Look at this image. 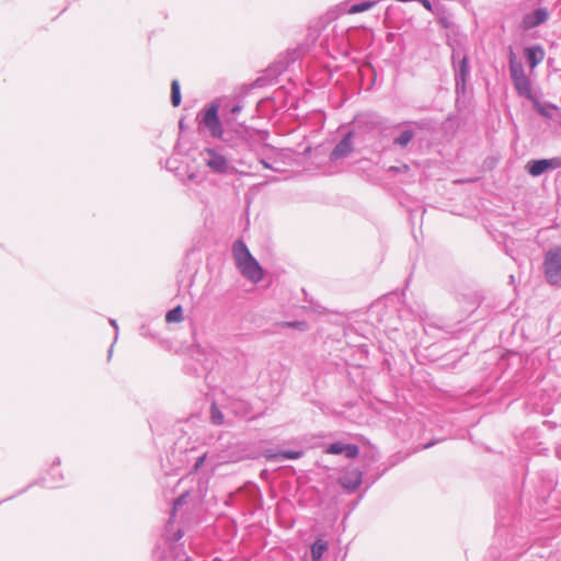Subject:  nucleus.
Here are the masks:
<instances>
[{"label":"nucleus","mask_w":561,"mask_h":561,"mask_svg":"<svg viewBox=\"0 0 561 561\" xmlns=\"http://www.w3.org/2000/svg\"><path fill=\"white\" fill-rule=\"evenodd\" d=\"M543 273L550 285L561 286V247H553L546 252Z\"/></svg>","instance_id":"f257e3e1"},{"label":"nucleus","mask_w":561,"mask_h":561,"mask_svg":"<svg viewBox=\"0 0 561 561\" xmlns=\"http://www.w3.org/2000/svg\"><path fill=\"white\" fill-rule=\"evenodd\" d=\"M218 111L219 104L213 102L208 107L198 113L197 119H199L201 124L204 125L213 138L221 139L224 136V129L218 116Z\"/></svg>","instance_id":"f03ea898"},{"label":"nucleus","mask_w":561,"mask_h":561,"mask_svg":"<svg viewBox=\"0 0 561 561\" xmlns=\"http://www.w3.org/2000/svg\"><path fill=\"white\" fill-rule=\"evenodd\" d=\"M453 68L455 72V85L456 92L465 93L467 80L470 75L469 58L466 54H461L460 50H453L451 54Z\"/></svg>","instance_id":"7ed1b4c3"},{"label":"nucleus","mask_w":561,"mask_h":561,"mask_svg":"<svg viewBox=\"0 0 561 561\" xmlns=\"http://www.w3.org/2000/svg\"><path fill=\"white\" fill-rule=\"evenodd\" d=\"M202 154L206 167L213 172L217 174H228L233 172V165L227 157L216 148H205Z\"/></svg>","instance_id":"20e7f679"},{"label":"nucleus","mask_w":561,"mask_h":561,"mask_svg":"<svg viewBox=\"0 0 561 561\" xmlns=\"http://www.w3.org/2000/svg\"><path fill=\"white\" fill-rule=\"evenodd\" d=\"M511 78L517 93L522 96L531 98L530 81L527 78L525 70L520 64L511 61L510 65Z\"/></svg>","instance_id":"39448f33"},{"label":"nucleus","mask_w":561,"mask_h":561,"mask_svg":"<svg viewBox=\"0 0 561 561\" xmlns=\"http://www.w3.org/2000/svg\"><path fill=\"white\" fill-rule=\"evenodd\" d=\"M550 18V12L545 7H539L531 12L524 14L519 27L523 31H529L545 24Z\"/></svg>","instance_id":"423d86ee"},{"label":"nucleus","mask_w":561,"mask_h":561,"mask_svg":"<svg viewBox=\"0 0 561 561\" xmlns=\"http://www.w3.org/2000/svg\"><path fill=\"white\" fill-rule=\"evenodd\" d=\"M240 273L249 280L253 283H259L262 280L264 274L261 265L259 262L251 256L250 259L240 262L239 265H237Z\"/></svg>","instance_id":"0eeeda50"},{"label":"nucleus","mask_w":561,"mask_h":561,"mask_svg":"<svg viewBox=\"0 0 561 561\" xmlns=\"http://www.w3.org/2000/svg\"><path fill=\"white\" fill-rule=\"evenodd\" d=\"M353 136L354 131L350 130L344 137L335 145L330 153L331 161H339L350 156L353 151Z\"/></svg>","instance_id":"6e6552de"},{"label":"nucleus","mask_w":561,"mask_h":561,"mask_svg":"<svg viewBox=\"0 0 561 561\" xmlns=\"http://www.w3.org/2000/svg\"><path fill=\"white\" fill-rule=\"evenodd\" d=\"M412 124H416L415 122H404L398 125L401 127V131L398 136L393 137L392 146L399 149H407L408 146L415 137V130L411 128Z\"/></svg>","instance_id":"1a4fd4ad"},{"label":"nucleus","mask_w":561,"mask_h":561,"mask_svg":"<svg viewBox=\"0 0 561 561\" xmlns=\"http://www.w3.org/2000/svg\"><path fill=\"white\" fill-rule=\"evenodd\" d=\"M363 472L357 468L346 470L339 479L340 484L348 492H354L362 484Z\"/></svg>","instance_id":"9d476101"},{"label":"nucleus","mask_w":561,"mask_h":561,"mask_svg":"<svg viewBox=\"0 0 561 561\" xmlns=\"http://www.w3.org/2000/svg\"><path fill=\"white\" fill-rule=\"evenodd\" d=\"M325 453L332 454V455L344 454L347 458L352 459L358 455L359 448L355 444H345L342 442H335V443L330 444L325 448Z\"/></svg>","instance_id":"9b49d317"},{"label":"nucleus","mask_w":561,"mask_h":561,"mask_svg":"<svg viewBox=\"0 0 561 561\" xmlns=\"http://www.w3.org/2000/svg\"><path fill=\"white\" fill-rule=\"evenodd\" d=\"M232 255L237 265L252 256L247 244L242 240H237L233 242Z\"/></svg>","instance_id":"f8f14e48"},{"label":"nucleus","mask_w":561,"mask_h":561,"mask_svg":"<svg viewBox=\"0 0 561 561\" xmlns=\"http://www.w3.org/2000/svg\"><path fill=\"white\" fill-rule=\"evenodd\" d=\"M525 54H526L527 62L530 68L537 67L542 61V59L545 57V51L541 46L529 47L526 49Z\"/></svg>","instance_id":"ddd939ff"},{"label":"nucleus","mask_w":561,"mask_h":561,"mask_svg":"<svg viewBox=\"0 0 561 561\" xmlns=\"http://www.w3.org/2000/svg\"><path fill=\"white\" fill-rule=\"evenodd\" d=\"M526 168L530 175L539 176L547 171V162L545 159L531 160Z\"/></svg>","instance_id":"4468645a"},{"label":"nucleus","mask_w":561,"mask_h":561,"mask_svg":"<svg viewBox=\"0 0 561 561\" xmlns=\"http://www.w3.org/2000/svg\"><path fill=\"white\" fill-rule=\"evenodd\" d=\"M328 550V543L323 539L319 538L311 545V558L313 561H319L324 552Z\"/></svg>","instance_id":"2eb2a0df"},{"label":"nucleus","mask_w":561,"mask_h":561,"mask_svg":"<svg viewBox=\"0 0 561 561\" xmlns=\"http://www.w3.org/2000/svg\"><path fill=\"white\" fill-rule=\"evenodd\" d=\"M534 107L541 116L546 118H552V113L559 111V107L554 104H540L538 101L534 102Z\"/></svg>","instance_id":"dca6fc26"},{"label":"nucleus","mask_w":561,"mask_h":561,"mask_svg":"<svg viewBox=\"0 0 561 561\" xmlns=\"http://www.w3.org/2000/svg\"><path fill=\"white\" fill-rule=\"evenodd\" d=\"M376 4V1H360L353 3L348 9L347 12L350 14H356L364 11L370 10Z\"/></svg>","instance_id":"f3484780"},{"label":"nucleus","mask_w":561,"mask_h":561,"mask_svg":"<svg viewBox=\"0 0 561 561\" xmlns=\"http://www.w3.org/2000/svg\"><path fill=\"white\" fill-rule=\"evenodd\" d=\"M183 320V309L181 306L169 310L165 314V321L169 323L181 322Z\"/></svg>","instance_id":"a211bd4d"},{"label":"nucleus","mask_w":561,"mask_h":561,"mask_svg":"<svg viewBox=\"0 0 561 561\" xmlns=\"http://www.w3.org/2000/svg\"><path fill=\"white\" fill-rule=\"evenodd\" d=\"M182 96L180 91V83L178 80H173L171 83V103L173 106H179L181 103Z\"/></svg>","instance_id":"6ab92c4d"},{"label":"nucleus","mask_w":561,"mask_h":561,"mask_svg":"<svg viewBox=\"0 0 561 561\" xmlns=\"http://www.w3.org/2000/svg\"><path fill=\"white\" fill-rule=\"evenodd\" d=\"M60 465V460L59 459H56L48 472V474H51L53 476V479L51 480H48L47 478H44L43 481H44V484L47 486V488H56L58 486L57 484V480L55 479V473L57 472V467Z\"/></svg>","instance_id":"aec40b11"},{"label":"nucleus","mask_w":561,"mask_h":561,"mask_svg":"<svg viewBox=\"0 0 561 561\" xmlns=\"http://www.w3.org/2000/svg\"><path fill=\"white\" fill-rule=\"evenodd\" d=\"M211 423L215 425H221L224 423V414L214 403L210 409Z\"/></svg>","instance_id":"412c9836"},{"label":"nucleus","mask_w":561,"mask_h":561,"mask_svg":"<svg viewBox=\"0 0 561 561\" xmlns=\"http://www.w3.org/2000/svg\"><path fill=\"white\" fill-rule=\"evenodd\" d=\"M280 460L282 459H299L302 455V450H280Z\"/></svg>","instance_id":"4be33fe9"},{"label":"nucleus","mask_w":561,"mask_h":561,"mask_svg":"<svg viewBox=\"0 0 561 561\" xmlns=\"http://www.w3.org/2000/svg\"><path fill=\"white\" fill-rule=\"evenodd\" d=\"M545 161L547 162V170H554V169L561 168V158L560 157L552 158V159H545Z\"/></svg>","instance_id":"5701e85b"},{"label":"nucleus","mask_w":561,"mask_h":561,"mask_svg":"<svg viewBox=\"0 0 561 561\" xmlns=\"http://www.w3.org/2000/svg\"><path fill=\"white\" fill-rule=\"evenodd\" d=\"M263 456H264L267 460H271V461H277V460H280L279 451H274L273 449H266V450L263 453Z\"/></svg>","instance_id":"b1692460"},{"label":"nucleus","mask_w":561,"mask_h":561,"mask_svg":"<svg viewBox=\"0 0 561 561\" xmlns=\"http://www.w3.org/2000/svg\"><path fill=\"white\" fill-rule=\"evenodd\" d=\"M206 460V454H203L202 456L197 457L192 470L190 471V473H195L199 470V468L204 465Z\"/></svg>","instance_id":"393cba45"},{"label":"nucleus","mask_w":561,"mask_h":561,"mask_svg":"<svg viewBox=\"0 0 561 561\" xmlns=\"http://www.w3.org/2000/svg\"><path fill=\"white\" fill-rule=\"evenodd\" d=\"M186 496H187V492L183 493L176 500H174L172 515H174V512L178 510V507L181 506L185 502Z\"/></svg>","instance_id":"a878e982"},{"label":"nucleus","mask_w":561,"mask_h":561,"mask_svg":"<svg viewBox=\"0 0 561 561\" xmlns=\"http://www.w3.org/2000/svg\"><path fill=\"white\" fill-rule=\"evenodd\" d=\"M174 561H192L185 552H175Z\"/></svg>","instance_id":"bb28decb"},{"label":"nucleus","mask_w":561,"mask_h":561,"mask_svg":"<svg viewBox=\"0 0 561 561\" xmlns=\"http://www.w3.org/2000/svg\"><path fill=\"white\" fill-rule=\"evenodd\" d=\"M409 169L410 168L407 164H404L402 167H394V165H392V167L389 168L388 171L391 172V173H398V172H400L402 170L403 171H409Z\"/></svg>","instance_id":"cd10ccee"},{"label":"nucleus","mask_w":561,"mask_h":561,"mask_svg":"<svg viewBox=\"0 0 561 561\" xmlns=\"http://www.w3.org/2000/svg\"><path fill=\"white\" fill-rule=\"evenodd\" d=\"M286 325L289 328H296V329H305L306 328V323L299 322V321L287 322Z\"/></svg>","instance_id":"c85d7f7f"},{"label":"nucleus","mask_w":561,"mask_h":561,"mask_svg":"<svg viewBox=\"0 0 561 561\" xmlns=\"http://www.w3.org/2000/svg\"><path fill=\"white\" fill-rule=\"evenodd\" d=\"M242 110V106L240 104H236L231 107V113L237 114Z\"/></svg>","instance_id":"c756f323"},{"label":"nucleus","mask_w":561,"mask_h":561,"mask_svg":"<svg viewBox=\"0 0 561 561\" xmlns=\"http://www.w3.org/2000/svg\"><path fill=\"white\" fill-rule=\"evenodd\" d=\"M182 537H183V531H182V530H178V531L174 534L173 541H178V540H180Z\"/></svg>","instance_id":"7c9ffc66"},{"label":"nucleus","mask_w":561,"mask_h":561,"mask_svg":"<svg viewBox=\"0 0 561 561\" xmlns=\"http://www.w3.org/2000/svg\"><path fill=\"white\" fill-rule=\"evenodd\" d=\"M110 323H111V325L115 329V331L117 332V331H118V325H117L116 320L111 319V320H110ZM116 339H117V334L115 335V340H116Z\"/></svg>","instance_id":"2f4dec72"},{"label":"nucleus","mask_w":561,"mask_h":561,"mask_svg":"<svg viewBox=\"0 0 561 561\" xmlns=\"http://www.w3.org/2000/svg\"><path fill=\"white\" fill-rule=\"evenodd\" d=\"M261 163L264 165V168L272 169V165L268 162H266L265 160H261Z\"/></svg>","instance_id":"473e14b6"},{"label":"nucleus","mask_w":561,"mask_h":561,"mask_svg":"<svg viewBox=\"0 0 561 561\" xmlns=\"http://www.w3.org/2000/svg\"><path fill=\"white\" fill-rule=\"evenodd\" d=\"M556 454H557L558 458H560V459H561V446H558V447L556 448Z\"/></svg>","instance_id":"72a5a7b5"},{"label":"nucleus","mask_w":561,"mask_h":561,"mask_svg":"<svg viewBox=\"0 0 561 561\" xmlns=\"http://www.w3.org/2000/svg\"><path fill=\"white\" fill-rule=\"evenodd\" d=\"M195 178H196V175H195L194 173H191V174L188 175V179H190L191 181L195 180Z\"/></svg>","instance_id":"f704fd0d"},{"label":"nucleus","mask_w":561,"mask_h":561,"mask_svg":"<svg viewBox=\"0 0 561 561\" xmlns=\"http://www.w3.org/2000/svg\"><path fill=\"white\" fill-rule=\"evenodd\" d=\"M112 352H113V345H112V346L110 347V350H108V357H111Z\"/></svg>","instance_id":"c9c22d12"},{"label":"nucleus","mask_w":561,"mask_h":561,"mask_svg":"<svg viewBox=\"0 0 561 561\" xmlns=\"http://www.w3.org/2000/svg\"><path fill=\"white\" fill-rule=\"evenodd\" d=\"M545 425H548L550 428L552 427L551 422H549V421H546Z\"/></svg>","instance_id":"e433bc0d"},{"label":"nucleus","mask_w":561,"mask_h":561,"mask_svg":"<svg viewBox=\"0 0 561 561\" xmlns=\"http://www.w3.org/2000/svg\"><path fill=\"white\" fill-rule=\"evenodd\" d=\"M432 445H433V443H428V444L424 445V448H430Z\"/></svg>","instance_id":"4c0bfd02"},{"label":"nucleus","mask_w":561,"mask_h":561,"mask_svg":"<svg viewBox=\"0 0 561 561\" xmlns=\"http://www.w3.org/2000/svg\"><path fill=\"white\" fill-rule=\"evenodd\" d=\"M183 127H184L183 121H180V128L183 129Z\"/></svg>","instance_id":"58836bf2"}]
</instances>
